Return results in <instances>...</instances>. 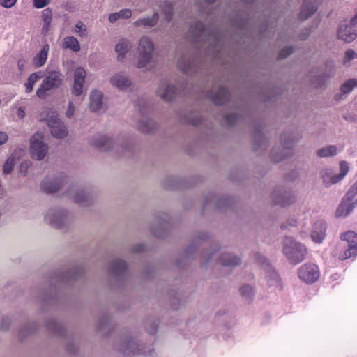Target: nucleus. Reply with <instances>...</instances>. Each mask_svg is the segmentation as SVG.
Returning a JSON list of instances; mask_svg holds the SVG:
<instances>
[{
    "label": "nucleus",
    "instance_id": "nucleus-1",
    "mask_svg": "<svg viewBox=\"0 0 357 357\" xmlns=\"http://www.w3.org/2000/svg\"><path fill=\"white\" fill-rule=\"evenodd\" d=\"M155 45L152 40L144 36L140 38L137 46V67L144 71H149L155 66Z\"/></svg>",
    "mask_w": 357,
    "mask_h": 357
},
{
    "label": "nucleus",
    "instance_id": "nucleus-2",
    "mask_svg": "<svg viewBox=\"0 0 357 357\" xmlns=\"http://www.w3.org/2000/svg\"><path fill=\"white\" fill-rule=\"evenodd\" d=\"M341 242L338 243L332 252V255L340 260H346L357 255V234L347 231L340 234Z\"/></svg>",
    "mask_w": 357,
    "mask_h": 357
},
{
    "label": "nucleus",
    "instance_id": "nucleus-3",
    "mask_svg": "<svg viewBox=\"0 0 357 357\" xmlns=\"http://www.w3.org/2000/svg\"><path fill=\"white\" fill-rule=\"evenodd\" d=\"M64 81L63 74L59 70H47L36 91V96L40 99L47 96V92L60 88Z\"/></svg>",
    "mask_w": 357,
    "mask_h": 357
},
{
    "label": "nucleus",
    "instance_id": "nucleus-4",
    "mask_svg": "<svg viewBox=\"0 0 357 357\" xmlns=\"http://www.w3.org/2000/svg\"><path fill=\"white\" fill-rule=\"evenodd\" d=\"M282 252L292 264L301 262L306 255V248L291 237H286L283 241Z\"/></svg>",
    "mask_w": 357,
    "mask_h": 357
},
{
    "label": "nucleus",
    "instance_id": "nucleus-5",
    "mask_svg": "<svg viewBox=\"0 0 357 357\" xmlns=\"http://www.w3.org/2000/svg\"><path fill=\"white\" fill-rule=\"evenodd\" d=\"M349 164L342 160L339 163V172H335L331 167L324 168L321 172V177L323 184L326 187H330L342 181L349 172Z\"/></svg>",
    "mask_w": 357,
    "mask_h": 357
},
{
    "label": "nucleus",
    "instance_id": "nucleus-6",
    "mask_svg": "<svg viewBox=\"0 0 357 357\" xmlns=\"http://www.w3.org/2000/svg\"><path fill=\"white\" fill-rule=\"evenodd\" d=\"M190 33L195 43H202V46H203V47H204L207 43H209L208 47V51L211 50V43L215 42V38L209 33V31L204 27L202 22H196L195 25L191 27Z\"/></svg>",
    "mask_w": 357,
    "mask_h": 357
},
{
    "label": "nucleus",
    "instance_id": "nucleus-7",
    "mask_svg": "<svg viewBox=\"0 0 357 357\" xmlns=\"http://www.w3.org/2000/svg\"><path fill=\"white\" fill-rule=\"evenodd\" d=\"M68 212L60 208H50L44 215L45 222L55 227L63 226L68 220Z\"/></svg>",
    "mask_w": 357,
    "mask_h": 357
},
{
    "label": "nucleus",
    "instance_id": "nucleus-8",
    "mask_svg": "<svg viewBox=\"0 0 357 357\" xmlns=\"http://www.w3.org/2000/svg\"><path fill=\"white\" fill-rule=\"evenodd\" d=\"M30 151L33 158L41 160L48 152V146L44 142L43 133L36 132L31 139Z\"/></svg>",
    "mask_w": 357,
    "mask_h": 357
},
{
    "label": "nucleus",
    "instance_id": "nucleus-9",
    "mask_svg": "<svg viewBox=\"0 0 357 357\" xmlns=\"http://www.w3.org/2000/svg\"><path fill=\"white\" fill-rule=\"evenodd\" d=\"M298 275L306 284H312L319 278L320 271L317 265L305 264L298 269Z\"/></svg>",
    "mask_w": 357,
    "mask_h": 357
},
{
    "label": "nucleus",
    "instance_id": "nucleus-10",
    "mask_svg": "<svg viewBox=\"0 0 357 357\" xmlns=\"http://www.w3.org/2000/svg\"><path fill=\"white\" fill-rule=\"evenodd\" d=\"M68 197L81 206H89L93 202V196L88 190L72 187L68 192Z\"/></svg>",
    "mask_w": 357,
    "mask_h": 357
},
{
    "label": "nucleus",
    "instance_id": "nucleus-11",
    "mask_svg": "<svg viewBox=\"0 0 357 357\" xmlns=\"http://www.w3.org/2000/svg\"><path fill=\"white\" fill-rule=\"evenodd\" d=\"M48 127L51 135L56 139H63L68 135L66 124L58 115L51 116L48 120Z\"/></svg>",
    "mask_w": 357,
    "mask_h": 357
},
{
    "label": "nucleus",
    "instance_id": "nucleus-12",
    "mask_svg": "<svg viewBox=\"0 0 357 357\" xmlns=\"http://www.w3.org/2000/svg\"><path fill=\"white\" fill-rule=\"evenodd\" d=\"M86 77V71L84 68L78 67L75 70L71 91L73 95L80 96L84 93Z\"/></svg>",
    "mask_w": 357,
    "mask_h": 357
},
{
    "label": "nucleus",
    "instance_id": "nucleus-13",
    "mask_svg": "<svg viewBox=\"0 0 357 357\" xmlns=\"http://www.w3.org/2000/svg\"><path fill=\"white\" fill-rule=\"evenodd\" d=\"M354 199L345 194L335 211L336 218H346L353 211L357 206V202Z\"/></svg>",
    "mask_w": 357,
    "mask_h": 357
},
{
    "label": "nucleus",
    "instance_id": "nucleus-14",
    "mask_svg": "<svg viewBox=\"0 0 357 357\" xmlns=\"http://www.w3.org/2000/svg\"><path fill=\"white\" fill-rule=\"evenodd\" d=\"M156 93L161 99L169 102L176 97L178 93V89L174 84L164 80L159 84Z\"/></svg>",
    "mask_w": 357,
    "mask_h": 357
},
{
    "label": "nucleus",
    "instance_id": "nucleus-15",
    "mask_svg": "<svg viewBox=\"0 0 357 357\" xmlns=\"http://www.w3.org/2000/svg\"><path fill=\"white\" fill-rule=\"evenodd\" d=\"M110 84L120 91H126L132 86V81L129 76L123 73H114L109 79Z\"/></svg>",
    "mask_w": 357,
    "mask_h": 357
},
{
    "label": "nucleus",
    "instance_id": "nucleus-16",
    "mask_svg": "<svg viewBox=\"0 0 357 357\" xmlns=\"http://www.w3.org/2000/svg\"><path fill=\"white\" fill-rule=\"evenodd\" d=\"M296 200L294 195L291 191L278 190L273 194V201L275 204L282 207L287 206L293 204Z\"/></svg>",
    "mask_w": 357,
    "mask_h": 357
},
{
    "label": "nucleus",
    "instance_id": "nucleus-17",
    "mask_svg": "<svg viewBox=\"0 0 357 357\" xmlns=\"http://www.w3.org/2000/svg\"><path fill=\"white\" fill-rule=\"evenodd\" d=\"M91 143L93 146L104 151L114 149L118 146L116 141L114 138L106 135H97L94 137Z\"/></svg>",
    "mask_w": 357,
    "mask_h": 357
},
{
    "label": "nucleus",
    "instance_id": "nucleus-18",
    "mask_svg": "<svg viewBox=\"0 0 357 357\" xmlns=\"http://www.w3.org/2000/svg\"><path fill=\"white\" fill-rule=\"evenodd\" d=\"M89 107L93 112L100 111L104 108L103 93L102 91L93 89L89 95Z\"/></svg>",
    "mask_w": 357,
    "mask_h": 357
},
{
    "label": "nucleus",
    "instance_id": "nucleus-19",
    "mask_svg": "<svg viewBox=\"0 0 357 357\" xmlns=\"http://www.w3.org/2000/svg\"><path fill=\"white\" fill-rule=\"evenodd\" d=\"M326 224L323 220H318L313 225L311 238L313 241L321 243L326 236Z\"/></svg>",
    "mask_w": 357,
    "mask_h": 357
},
{
    "label": "nucleus",
    "instance_id": "nucleus-20",
    "mask_svg": "<svg viewBox=\"0 0 357 357\" xmlns=\"http://www.w3.org/2000/svg\"><path fill=\"white\" fill-rule=\"evenodd\" d=\"M178 66L181 70L187 75L195 73L197 68L195 58L188 55H183L179 59Z\"/></svg>",
    "mask_w": 357,
    "mask_h": 357
},
{
    "label": "nucleus",
    "instance_id": "nucleus-21",
    "mask_svg": "<svg viewBox=\"0 0 357 357\" xmlns=\"http://www.w3.org/2000/svg\"><path fill=\"white\" fill-rule=\"evenodd\" d=\"M321 0H304L300 12V18L305 20L314 14Z\"/></svg>",
    "mask_w": 357,
    "mask_h": 357
},
{
    "label": "nucleus",
    "instance_id": "nucleus-22",
    "mask_svg": "<svg viewBox=\"0 0 357 357\" xmlns=\"http://www.w3.org/2000/svg\"><path fill=\"white\" fill-rule=\"evenodd\" d=\"M24 153V150L22 149L15 150L11 155L6 160L3 167V172L5 174H10L13 169L15 165L16 161L18 160Z\"/></svg>",
    "mask_w": 357,
    "mask_h": 357
},
{
    "label": "nucleus",
    "instance_id": "nucleus-23",
    "mask_svg": "<svg viewBox=\"0 0 357 357\" xmlns=\"http://www.w3.org/2000/svg\"><path fill=\"white\" fill-rule=\"evenodd\" d=\"M132 43L126 38L120 39L115 46V52L117 54L119 61L125 59L127 53L131 50Z\"/></svg>",
    "mask_w": 357,
    "mask_h": 357
},
{
    "label": "nucleus",
    "instance_id": "nucleus-24",
    "mask_svg": "<svg viewBox=\"0 0 357 357\" xmlns=\"http://www.w3.org/2000/svg\"><path fill=\"white\" fill-rule=\"evenodd\" d=\"M208 96L216 105H223L228 100L229 93L224 88H214Z\"/></svg>",
    "mask_w": 357,
    "mask_h": 357
},
{
    "label": "nucleus",
    "instance_id": "nucleus-25",
    "mask_svg": "<svg viewBox=\"0 0 357 357\" xmlns=\"http://www.w3.org/2000/svg\"><path fill=\"white\" fill-rule=\"evenodd\" d=\"M61 187L59 180L45 179L42 182V188L47 192H55Z\"/></svg>",
    "mask_w": 357,
    "mask_h": 357
},
{
    "label": "nucleus",
    "instance_id": "nucleus-26",
    "mask_svg": "<svg viewBox=\"0 0 357 357\" xmlns=\"http://www.w3.org/2000/svg\"><path fill=\"white\" fill-rule=\"evenodd\" d=\"M49 50V45L45 44L40 52L35 56L33 59V63L36 67H41L45 63L47 59Z\"/></svg>",
    "mask_w": 357,
    "mask_h": 357
},
{
    "label": "nucleus",
    "instance_id": "nucleus-27",
    "mask_svg": "<svg viewBox=\"0 0 357 357\" xmlns=\"http://www.w3.org/2000/svg\"><path fill=\"white\" fill-rule=\"evenodd\" d=\"M43 77L41 71L35 72L29 75L27 82L24 84L25 91L26 93H31L33 90L34 85L38 81Z\"/></svg>",
    "mask_w": 357,
    "mask_h": 357
},
{
    "label": "nucleus",
    "instance_id": "nucleus-28",
    "mask_svg": "<svg viewBox=\"0 0 357 357\" xmlns=\"http://www.w3.org/2000/svg\"><path fill=\"white\" fill-rule=\"evenodd\" d=\"M222 265L225 266H234L240 264V259L231 253H223L220 257Z\"/></svg>",
    "mask_w": 357,
    "mask_h": 357
},
{
    "label": "nucleus",
    "instance_id": "nucleus-29",
    "mask_svg": "<svg viewBox=\"0 0 357 357\" xmlns=\"http://www.w3.org/2000/svg\"><path fill=\"white\" fill-rule=\"evenodd\" d=\"M62 47L65 49H70L73 52L80 50V45L77 39L73 36H67L64 38Z\"/></svg>",
    "mask_w": 357,
    "mask_h": 357
},
{
    "label": "nucleus",
    "instance_id": "nucleus-30",
    "mask_svg": "<svg viewBox=\"0 0 357 357\" xmlns=\"http://www.w3.org/2000/svg\"><path fill=\"white\" fill-rule=\"evenodd\" d=\"M127 268L126 262L121 259L114 260L110 265V272L116 275L123 273Z\"/></svg>",
    "mask_w": 357,
    "mask_h": 357
},
{
    "label": "nucleus",
    "instance_id": "nucleus-31",
    "mask_svg": "<svg viewBox=\"0 0 357 357\" xmlns=\"http://www.w3.org/2000/svg\"><path fill=\"white\" fill-rule=\"evenodd\" d=\"M337 154V149L334 145L322 147L317 151V155L320 158L333 157Z\"/></svg>",
    "mask_w": 357,
    "mask_h": 357
},
{
    "label": "nucleus",
    "instance_id": "nucleus-32",
    "mask_svg": "<svg viewBox=\"0 0 357 357\" xmlns=\"http://www.w3.org/2000/svg\"><path fill=\"white\" fill-rule=\"evenodd\" d=\"M158 20V15L155 13L151 17L139 19L135 22V26L152 27L156 24Z\"/></svg>",
    "mask_w": 357,
    "mask_h": 357
},
{
    "label": "nucleus",
    "instance_id": "nucleus-33",
    "mask_svg": "<svg viewBox=\"0 0 357 357\" xmlns=\"http://www.w3.org/2000/svg\"><path fill=\"white\" fill-rule=\"evenodd\" d=\"M42 18L44 22V25L43 27V32L47 33L50 29V24L52 20V12L50 8H46L43 10L42 13Z\"/></svg>",
    "mask_w": 357,
    "mask_h": 357
},
{
    "label": "nucleus",
    "instance_id": "nucleus-34",
    "mask_svg": "<svg viewBox=\"0 0 357 357\" xmlns=\"http://www.w3.org/2000/svg\"><path fill=\"white\" fill-rule=\"evenodd\" d=\"M356 87H357V79H350L342 84L341 91L342 93H349Z\"/></svg>",
    "mask_w": 357,
    "mask_h": 357
},
{
    "label": "nucleus",
    "instance_id": "nucleus-35",
    "mask_svg": "<svg viewBox=\"0 0 357 357\" xmlns=\"http://www.w3.org/2000/svg\"><path fill=\"white\" fill-rule=\"evenodd\" d=\"M73 32L82 38L86 37L87 36L86 27L81 21H79L76 23L73 29Z\"/></svg>",
    "mask_w": 357,
    "mask_h": 357
},
{
    "label": "nucleus",
    "instance_id": "nucleus-36",
    "mask_svg": "<svg viewBox=\"0 0 357 357\" xmlns=\"http://www.w3.org/2000/svg\"><path fill=\"white\" fill-rule=\"evenodd\" d=\"M357 53L349 49L344 52V56L343 58V64L345 66H349L351 61L356 59Z\"/></svg>",
    "mask_w": 357,
    "mask_h": 357
},
{
    "label": "nucleus",
    "instance_id": "nucleus-37",
    "mask_svg": "<svg viewBox=\"0 0 357 357\" xmlns=\"http://www.w3.org/2000/svg\"><path fill=\"white\" fill-rule=\"evenodd\" d=\"M52 115L57 114L50 109L45 108L39 113L38 118L40 121H46L47 124L48 125V120Z\"/></svg>",
    "mask_w": 357,
    "mask_h": 357
},
{
    "label": "nucleus",
    "instance_id": "nucleus-38",
    "mask_svg": "<svg viewBox=\"0 0 357 357\" xmlns=\"http://www.w3.org/2000/svg\"><path fill=\"white\" fill-rule=\"evenodd\" d=\"M139 128L143 132H149L153 128V124L151 121L148 118H144L141 120L139 123Z\"/></svg>",
    "mask_w": 357,
    "mask_h": 357
},
{
    "label": "nucleus",
    "instance_id": "nucleus-39",
    "mask_svg": "<svg viewBox=\"0 0 357 357\" xmlns=\"http://www.w3.org/2000/svg\"><path fill=\"white\" fill-rule=\"evenodd\" d=\"M137 347V344L134 340H130L127 343V348L123 350V352L126 354H130V353L133 354H139V351H136V348Z\"/></svg>",
    "mask_w": 357,
    "mask_h": 357
},
{
    "label": "nucleus",
    "instance_id": "nucleus-40",
    "mask_svg": "<svg viewBox=\"0 0 357 357\" xmlns=\"http://www.w3.org/2000/svg\"><path fill=\"white\" fill-rule=\"evenodd\" d=\"M240 291L243 296L246 298H250L253 293V289L250 285H243L241 288Z\"/></svg>",
    "mask_w": 357,
    "mask_h": 357
},
{
    "label": "nucleus",
    "instance_id": "nucleus-41",
    "mask_svg": "<svg viewBox=\"0 0 357 357\" xmlns=\"http://www.w3.org/2000/svg\"><path fill=\"white\" fill-rule=\"evenodd\" d=\"M75 114V106L72 101H69L68 108L66 112V116L68 119L72 118Z\"/></svg>",
    "mask_w": 357,
    "mask_h": 357
},
{
    "label": "nucleus",
    "instance_id": "nucleus-42",
    "mask_svg": "<svg viewBox=\"0 0 357 357\" xmlns=\"http://www.w3.org/2000/svg\"><path fill=\"white\" fill-rule=\"evenodd\" d=\"M31 165V162L29 160L23 161L20 167V171L22 174H26L28 169Z\"/></svg>",
    "mask_w": 357,
    "mask_h": 357
},
{
    "label": "nucleus",
    "instance_id": "nucleus-43",
    "mask_svg": "<svg viewBox=\"0 0 357 357\" xmlns=\"http://www.w3.org/2000/svg\"><path fill=\"white\" fill-rule=\"evenodd\" d=\"M293 52V49L291 47H286L283 48L279 54L280 58L283 59L287 56H288L289 54H291Z\"/></svg>",
    "mask_w": 357,
    "mask_h": 357
},
{
    "label": "nucleus",
    "instance_id": "nucleus-44",
    "mask_svg": "<svg viewBox=\"0 0 357 357\" xmlns=\"http://www.w3.org/2000/svg\"><path fill=\"white\" fill-rule=\"evenodd\" d=\"M346 194H347L348 196H350V197L354 198L356 197V195H357V180L351 186V188L349 189Z\"/></svg>",
    "mask_w": 357,
    "mask_h": 357
},
{
    "label": "nucleus",
    "instance_id": "nucleus-45",
    "mask_svg": "<svg viewBox=\"0 0 357 357\" xmlns=\"http://www.w3.org/2000/svg\"><path fill=\"white\" fill-rule=\"evenodd\" d=\"M50 3V0H34V6L37 8H42L48 5Z\"/></svg>",
    "mask_w": 357,
    "mask_h": 357
},
{
    "label": "nucleus",
    "instance_id": "nucleus-46",
    "mask_svg": "<svg viewBox=\"0 0 357 357\" xmlns=\"http://www.w3.org/2000/svg\"><path fill=\"white\" fill-rule=\"evenodd\" d=\"M17 0H0V5L4 8H12L17 2Z\"/></svg>",
    "mask_w": 357,
    "mask_h": 357
},
{
    "label": "nucleus",
    "instance_id": "nucleus-47",
    "mask_svg": "<svg viewBox=\"0 0 357 357\" xmlns=\"http://www.w3.org/2000/svg\"><path fill=\"white\" fill-rule=\"evenodd\" d=\"M120 16V18H129L132 15V11L130 9H123L121 11L118 12Z\"/></svg>",
    "mask_w": 357,
    "mask_h": 357
},
{
    "label": "nucleus",
    "instance_id": "nucleus-48",
    "mask_svg": "<svg viewBox=\"0 0 357 357\" xmlns=\"http://www.w3.org/2000/svg\"><path fill=\"white\" fill-rule=\"evenodd\" d=\"M165 7H167V8H162V11L165 13V15H166V18L167 20H170L171 18V14H172V6L169 3H166L165 4Z\"/></svg>",
    "mask_w": 357,
    "mask_h": 357
},
{
    "label": "nucleus",
    "instance_id": "nucleus-49",
    "mask_svg": "<svg viewBox=\"0 0 357 357\" xmlns=\"http://www.w3.org/2000/svg\"><path fill=\"white\" fill-rule=\"evenodd\" d=\"M26 115L25 108L24 107H19L17 110V116L19 119H23Z\"/></svg>",
    "mask_w": 357,
    "mask_h": 357
},
{
    "label": "nucleus",
    "instance_id": "nucleus-50",
    "mask_svg": "<svg viewBox=\"0 0 357 357\" xmlns=\"http://www.w3.org/2000/svg\"><path fill=\"white\" fill-rule=\"evenodd\" d=\"M119 19H120V16H119V13H112L109 15V20L110 22L112 23H114L115 22H116Z\"/></svg>",
    "mask_w": 357,
    "mask_h": 357
},
{
    "label": "nucleus",
    "instance_id": "nucleus-51",
    "mask_svg": "<svg viewBox=\"0 0 357 357\" xmlns=\"http://www.w3.org/2000/svg\"><path fill=\"white\" fill-rule=\"evenodd\" d=\"M8 137L7 133L0 132V146L5 144L8 141Z\"/></svg>",
    "mask_w": 357,
    "mask_h": 357
},
{
    "label": "nucleus",
    "instance_id": "nucleus-52",
    "mask_svg": "<svg viewBox=\"0 0 357 357\" xmlns=\"http://www.w3.org/2000/svg\"><path fill=\"white\" fill-rule=\"evenodd\" d=\"M271 277H272V280L270 282V285H273L274 282H278V275L273 271V273H271Z\"/></svg>",
    "mask_w": 357,
    "mask_h": 357
},
{
    "label": "nucleus",
    "instance_id": "nucleus-53",
    "mask_svg": "<svg viewBox=\"0 0 357 357\" xmlns=\"http://www.w3.org/2000/svg\"><path fill=\"white\" fill-rule=\"evenodd\" d=\"M225 119H226V121L229 123V124H231L234 122V120L236 119V116L234 115H231V116H225Z\"/></svg>",
    "mask_w": 357,
    "mask_h": 357
},
{
    "label": "nucleus",
    "instance_id": "nucleus-54",
    "mask_svg": "<svg viewBox=\"0 0 357 357\" xmlns=\"http://www.w3.org/2000/svg\"><path fill=\"white\" fill-rule=\"evenodd\" d=\"M259 263L264 264L266 262V259L261 255H257Z\"/></svg>",
    "mask_w": 357,
    "mask_h": 357
},
{
    "label": "nucleus",
    "instance_id": "nucleus-55",
    "mask_svg": "<svg viewBox=\"0 0 357 357\" xmlns=\"http://www.w3.org/2000/svg\"><path fill=\"white\" fill-rule=\"evenodd\" d=\"M193 125H199L200 123V121L199 120H196V121H191L190 122Z\"/></svg>",
    "mask_w": 357,
    "mask_h": 357
},
{
    "label": "nucleus",
    "instance_id": "nucleus-56",
    "mask_svg": "<svg viewBox=\"0 0 357 357\" xmlns=\"http://www.w3.org/2000/svg\"><path fill=\"white\" fill-rule=\"evenodd\" d=\"M281 160V158H276V157H275V158H274V160H275V162H278V161H279V160Z\"/></svg>",
    "mask_w": 357,
    "mask_h": 357
},
{
    "label": "nucleus",
    "instance_id": "nucleus-57",
    "mask_svg": "<svg viewBox=\"0 0 357 357\" xmlns=\"http://www.w3.org/2000/svg\"><path fill=\"white\" fill-rule=\"evenodd\" d=\"M214 1L215 0H206V1H207L209 3H212L213 2H214Z\"/></svg>",
    "mask_w": 357,
    "mask_h": 357
},
{
    "label": "nucleus",
    "instance_id": "nucleus-58",
    "mask_svg": "<svg viewBox=\"0 0 357 357\" xmlns=\"http://www.w3.org/2000/svg\"><path fill=\"white\" fill-rule=\"evenodd\" d=\"M214 49H217L216 45L213 47Z\"/></svg>",
    "mask_w": 357,
    "mask_h": 357
}]
</instances>
